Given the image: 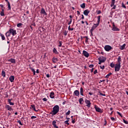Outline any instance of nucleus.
I'll return each instance as SVG.
<instances>
[{"label": "nucleus", "instance_id": "f257e3e1", "mask_svg": "<svg viewBox=\"0 0 128 128\" xmlns=\"http://www.w3.org/2000/svg\"><path fill=\"white\" fill-rule=\"evenodd\" d=\"M121 62H122V58H120V56H118V58L117 63L115 64V66H114L115 72H120V68H121V66H120V64H122Z\"/></svg>", "mask_w": 128, "mask_h": 128}, {"label": "nucleus", "instance_id": "f03ea898", "mask_svg": "<svg viewBox=\"0 0 128 128\" xmlns=\"http://www.w3.org/2000/svg\"><path fill=\"white\" fill-rule=\"evenodd\" d=\"M58 112H60V106H58V105H56L53 108V110L51 112V114L56 116Z\"/></svg>", "mask_w": 128, "mask_h": 128}, {"label": "nucleus", "instance_id": "7ed1b4c3", "mask_svg": "<svg viewBox=\"0 0 128 128\" xmlns=\"http://www.w3.org/2000/svg\"><path fill=\"white\" fill-rule=\"evenodd\" d=\"M9 32H10V34H12V36H16V30L13 29V28H10V30H9Z\"/></svg>", "mask_w": 128, "mask_h": 128}, {"label": "nucleus", "instance_id": "20e7f679", "mask_svg": "<svg viewBox=\"0 0 128 128\" xmlns=\"http://www.w3.org/2000/svg\"><path fill=\"white\" fill-rule=\"evenodd\" d=\"M98 26H100V24H98V23L94 24L90 30V32H94V30H96V28H98Z\"/></svg>", "mask_w": 128, "mask_h": 128}, {"label": "nucleus", "instance_id": "39448f33", "mask_svg": "<svg viewBox=\"0 0 128 128\" xmlns=\"http://www.w3.org/2000/svg\"><path fill=\"white\" fill-rule=\"evenodd\" d=\"M94 108L98 112H100V114H102L103 111L102 110L100 109V108H98L96 106H94Z\"/></svg>", "mask_w": 128, "mask_h": 128}, {"label": "nucleus", "instance_id": "423d86ee", "mask_svg": "<svg viewBox=\"0 0 128 128\" xmlns=\"http://www.w3.org/2000/svg\"><path fill=\"white\" fill-rule=\"evenodd\" d=\"M106 58L104 57V56H100L99 58H98V60H99V62H106Z\"/></svg>", "mask_w": 128, "mask_h": 128}, {"label": "nucleus", "instance_id": "0eeeda50", "mask_svg": "<svg viewBox=\"0 0 128 128\" xmlns=\"http://www.w3.org/2000/svg\"><path fill=\"white\" fill-rule=\"evenodd\" d=\"M104 48L106 52H110V50H112V46L108 45H106L104 46Z\"/></svg>", "mask_w": 128, "mask_h": 128}, {"label": "nucleus", "instance_id": "6e6552de", "mask_svg": "<svg viewBox=\"0 0 128 128\" xmlns=\"http://www.w3.org/2000/svg\"><path fill=\"white\" fill-rule=\"evenodd\" d=\"M85 102L86 104V106L88 108L90 107V104H92V103H90V100H85Z\"/></svg>", "mask_w": 128, "mask_h": 128}, {"label": "nucleus", "instance_id": "1a4fd4ad", "mask_svg": "<svg viewBox=\"0 0 128 128\" xmlns=\"http://www.w3.org/2000/svg\"><path fill=\"white\" fill-rule=\"evenodd\" d=\"M5 108H6L8 109V110H10V112H12V110H14L12 108V106H10V105H6Z\"/></svg>", "mask_w": 128, "mask_h": 128}, {"label": "nucleus", "instance_id": "9d476101", "mask_svg": "<svg viewBox=\"0 0 128 128\" xmlns=\"http://www.w3.org/2000/svg\"><path fill=\"white\" fill-rule=\"evenodd\" d=\"M83 54L84 56H86V58H88V56H90V54L86 50H83Z\"/></svg>", "mask_w": 128, "mask_h": 128}, {"label": "nucleus", "instance_id": "9b49d317", "mask_svg": "<svg viewBox=\"0 0 128 128\" xmlns=\"http://www.w3.org/2000/svg\"><path fill=\"white\" fill-rule=\"evenodd\" d=\"M112 30H114V32H119L120 29L118 28H117L116 26L114 25L112 28Z\"/></svg>", "mask_w": 128, "mask_h": 128}, {"label": "nucleus", "instance_id": "f8f14e48", "mask_svg": "<svg viewBox=\"0 0 128 128\" xmlns=\"http://www.w3.org/2000/svg\"><path fill=\"white\" fill-rule=\"evenodd\" d=\"M88 14H90V10H84V16H88Z\"/></svg>", "mask_w": 128, "mask_h": 128}, {"label": "nucleus", "instance_id": "ddd939ff", "mask_svg": "<svg viewBox=\"0 0 128 128\" xmlns=\"http://www.w3.org/2000/svg\"><path fill=\"white\" fill-rule=\"evenodd\" d=\"M74 94L76 96H80V92H78V90H76L74 92Z\"/></svg>", "mask_w": 128, "mask_h": 128}, {"label": "nucleus", "instance_id": "4468645a", "mask_svg": "<svg viewBox=\"0 0 128 128\" xmlns=\"http://www.w3.org/2000/svg\"><path fill=\"white\" fill-rule=\"evenodd\" d=\"M52 124L54 128H58V126H56V120H54L52 122Z\"/></svg>", "mask_w": 128, "mask_h": 128}, {"label": "nucleus", "instance_id": "2eb2a0df", "mask_svg": "<svg viewBox=\"0 0 128 128\" xmlns=\"http://www.w3.org/2000/svg\"><path fill=\"white\" fill-rule=\"evenodd\" d=\"M9 80L11 82H14V76H10Z\"/></svg>", "mask_w": 128, "mask_h": 128}, {"label": "nucleus", "instance_id": "dca6fc26", "mask_svg": "<svg viewBox=\"0 0 128 128\" xmlns=\"http://www.w3.org/2000/svg\"><path fill=\"white\" fill-rule=\"evenodd\" d=\"M41 14H44V16H46V10H44V8H42L41 10Z\"/></svg>", "mask_w": 128, "mask_h": 128}, {"label": "nucleus", "instance_id": "f3484780", "mask_svg": "<svg viewBox=\"0 0 128 128\" xmlns=\"http://www.w3.org/2000/svg\"><path fill=\"white\" fill-rule=\"evenodd\" d=\"M8 62H12V64H16V60L14 58H10L8 60Z\"/></svg>", "mask_w": 128, "mask_h": 128}, {"label": "nucleus", "instance_id": "a211bd4d", "mask_svg": "<svg viewBox=\"0 0 128 128\" xmlns=\"http://www.w3.org/2000/svg\"><path fill=\"white\" fill-rule=\"evenodd\" d=\"M50 98H54V92H51L50 96Z\"/></svg>", "mask_w": 128, "mask_h": 128}, {"label": "nucleus", "instance_id": "6ab92c4d", "mask_svg": "<svg viewBox=\"0 0 128 128\" xmlns=\"http://www.w3.org/2000/svg\"><path fill=\"white\" fill-rule=\"evenodd\" d=\"M6 36L7 38V39L8 40V38L10 36V31L8 32H7L6 33Z\"/></svg>", "mask_w": 128, "mask_h": 128}, {"label": "nucleus", "instance_id": "aec40b11", "mask_svg": "<svg viewBox=\"0 0 128 128\" xmlns=\"http://www.w3.org/2000/svg\"><path fill=\"white\" fill-rule=\"evenodd\" d=\"M30 108H32V110H34V112H38V110H36V106H34V104L31 105Z\"/></svg>", "mask_w": 128, "mask_h": 128}, {"label": "nucleus", "instance_id": "412c9836", "mask_svg": "<svg viewBox=\"0 0 128 128\" xmlns=\"http://www.w3.org/2000/svg\"><path fill=\"white\" fill-rule=\"evenodd\" d=\"M80 94L81 96H84V88H82V87L80 88Z\"/></svg>", "mask_w": 128, "mask_h": 128}, {"label": "nucleus", "instance_id": "4be33fe9", "mask_svg": "<svg viewBox=\"0 0 128 128\" xmlns=\"http://www.w3.org/2000/svg\"><path fill=\"white\" fill-rule=\"evenodd\" d=\"M0 36L2 38V40H6V37H4V34H0Z\"/></svg>", "mask_w": 128, "mask_h": 128}, {"label": "nucleus", "instance_id": "5701e85b", "mask_svg": "<svg viewBox=\"0 0 128 128\" xmlns=\"http://www.w3.org/2000/svg\"><path fill=\"white\" fill-rule=\"evenodd\" d=\"M53 52L54 54H58V50H56V48H54Z\"/></svg>", "mask_w": 128, "mask_h": 128}, {"label": "nucleus", "instance_id": "b1692460", "mask_svg": "<svg viewBox=\"0 0 128 128\" xmlns=\"http://www.w3.org/2000/svg\"><path fill=\"white\" fill-rule=\"evenodd\" d=\"M2 76L3 78H6V72L4 70H2Z\"/></svg>", "mask_w": 128, "mask_h": 128}, {"label": "nucleus", "instance_id": "393cba45", "mask_svg": "<svg viewBox=\"0 0 128 128\" xmlns=\"http://www.w3.org/2000/svg\"><path fill=\"white\" fill-rule=\"evenodd\" d=\"M100 17L101 16H98V21H97V24H100Z\"/></svg>", "mask_w": 128, "mask_h": 128}, {"label": "nucleus", "instance_id": "a878e982", "mask_svg": "<svg viewBox=\"0 0 128 128\" xmlns=\"http://www.w3.org/2000/svg\"><path fill=\"white\" fill-rule=\"evenodd\" d=\"M115 0H112V3H111V4H110L111 7H112V6H114Z\"/></svg>", "mask_w": 128, "mask_h": 128}, {"label": "nucleus", "instance_id": "bb28decb", "mask_svg": "<svg viewBox=\"0 0 128 128\" xmlns=\"http://www.w3.org/2000/svg\"><path fill=\"white\" fill-rule=\"evenodd\" d=\"M80 8H86V4L83 3L80 5Z\"/></svg>", "mask_w": 128, "mask_h": 128}, {"label": "nucleus", "instance_id": "cd10ccee", "mask_svg": "<svg viewBox=\"0 0 128 128\" xmlns=\"http://www.w3.org/2000/svg\"><path fill=\"white\" fill-rule=\"evenodd\" d=\"M110 66L111 67V68H114L115 66V64H114V62H111L110 64Z\"/></svg>", "mask_w": 128, "mask_h": 128}, {"label": "nucleus", "instance_id": "c85d7f7f", "mask_svg": "<svg viewBox=\"0 0 128 128\" xmlns=\"http://www.w3.org/2000/svg\"><path fill=\"white\" fill-rule=\"evenodd\" d=\"M112 73H109L106 76V78H110V76H112Z\"/></svg>", "mask_w": 128, "mask_h": 128}, {"label": "nucleus", "instance_id": "c756f323", "mask_svg": "<svg viewBox=\"0 0 128 128\" xmlns=\"http://www.w3.org/2000/svg\"><path fill=\"white\" fill-rule=\"evenodd\" d=\"M124 48H126V44H124L122 46H120V50H124Z\"/></svg>", "mask_w": 128, "mask_h": 128}, {"label": "nucleus", "instance_id": "7c9ffc66", "mask_svg": "<svg viewBox=\"0 0 128 128\" xmlns=\"http://www.w3.org/2000/svg\"><path fill=\"white\" fill-rule=\"evenodd\" d=\"M82 102H84V99L82 98H80L79 99V102L80 104H82Z\"/></svg>", "mask_w": 128, "mask_h": 128}, {"label": "nucleus", "instance_id": "2f4dec72", "mask_svg": "<svg viewBox=\"0 0 128 128\" xmlns=\"http://www.w3.org/2000/svg\"><path fill=\"white\" fill-rule=\"evenodd\" d=\"M68 122H70V120H66L64 121V124H67V126H69L70 123H68Z\"/></svg>", "mask_w": 128, "mask_h": 128}, {"label": "nucleus", "instance_id": "473e14b6", "mask_svg": "<svg viewBox=\"0 0 128 128\" xmlns=\"http://www.w3.org/2000/svg\"><path fill=\"white\" fill-rule=\"evenodd\" d=\"M22 23H18V24H17L18 28H22Z\"/></svg>", "mask_w": 128, "mask_h": 128}, {"label": "nucleus", "instance_id": "72a5a7b5", "mask_svg": "<svg viewBox=\"0 0 128 128\" xmlns=\"http://www.w3.org/2000/svg\"><path fill=\"white\" fill-rule=\"evenodd\" d=\"M8 10H10V2H8Z\"/></svg>", "mask_w": 128, "mask_h": 128}, {"label": "nucleus", "instance_id": "f704fd0d", "mask_svg": "<svg viewBox=\"0 0 128 128\" xmlns=\"http://www.w3.org/2000/svg\"><path fill=\"white\" fill-rule=\"evenodd\" d=\"M31 70L34 73V75L36 76V70H34V68H32Z\"/></svg>", "mask_w": 128, "mask_h": 128}, {"label": "nucleus", "instance_id": "c9c22d12", "mask_svg": "<svg viewBox=\"0 0 128 128\" xmlns=\"http://www.w3.org/2000/svg\"><path fill=\"white\" fill-rule=\"evenodd\" d=\"M70 110H68V112L66 114V116H70Z\"/></svg>", "mask_w": 128, "mask_h": 128}, {"label": "nucleus", "instance_id": "e433bc0d", "mask_svg": "<svg viewBox=\"0 0 128 128\" xmlns=\"http://www.w3.org/2000/svg\"><path fill=\"white\" fill-rule=\"evenodd\" d=\"M123 122L124 124H128V122L126 120L123 119Z\"/></svg>", "mask_w": 128, "mask_h": 128}, {"label": "nucleus", "instance_id": "4c0bfd02", "mask_svg": "<svg viewBox=\"0 0 128 128\" xmlns=\"http://www.w3.org/2000/svg\"><path fill=\"white\" fill-rule=\"evenodd\" d=\"M62 42L60 41V42H59V45H58V46H60V47L62 46Z\"/></svg>", "mask_w": 128, "mask_h": 128}, {"label": "nucleus", "instance_id": "58836bf2", "mask_svg": "<svg viewBox=\"0 0 128 128\" xmlns=\"http://www.w3.org/2000/svg\"><path fill=\"white\" fill-rule=\"evenodd\" d=\"M68 30H74V28H70V26L68 28Z\"/></svg>", "mask_w": 128, "mask_h": 128}, {"label": "nucleus", "instance_id": "ea45409f", "mask_svg": "<svg viewBox=\"0 0 128 128\" xmlns=\"http://www.w3.org/2000/svg\"><path fill=\"white\" fill-rule=\"evenodd\" d=\"M96 12L98 14H102V11H100V10H98L96 11Z\"/></svg>", "mask_w": 128, "mask_h": 128}, {"label": "nucleus", "instance_id": "a19ab883", "mask_svg": "<svg viewBox=\"0 0 128 128\" xmlns=\"http://www.w3.org/2000/svg\"><path fill=\"white\" fill-rule=\"evenodd\" d=\"M100 68L102 70H104V66H100Z\"/></svg>", "mask_w": 128, "mask_h": 128}, {"label": "nucleus", "instance_id": "79ce46f5", "mask_svg": "<svg viewBox=\"0 0 128 128\" xmlns=\"http://www.w3.org/2000/svg\"><path fill=\"white\" fill-rule=\"evenodd\" d=\"M64 36H67L68 35V32L66 30H65L64 32Z\"/></svg>", "mask_w": 128, "mask_h": 128}, {"label": "nucleus", "instance_id": "37998d69", "mask_svg": "<svg viewBox=\"0 0 128 128\" xmlns=\"http://www.w3.org/2000/svg\"><path fill=\"white\" fill-rule=\"evenodd\" d=\"M85 38H86L85 42H88V36H86Z\"/></svg>", "mask_w": 128, "mask_h": 128}, {"label": "nucleus", "instance_id": "c03bdc74", "mask_svg": "<svg viewBox=\"0 0 128 128\" xmlns=\"http://www.w3.org/2000/svg\"><path fill=\"white\" fill-rule=\"evenodd\" d=\"M18 122L19 124H20V126H22V122H20V120H18Z\"/></svg>", "mask_w": 128, "mask_h": 128}, {"label": "nucleus", "instance_id": "a18cd8bd", "mask_svg": "<svg viewBox=\"0 0 128 128\" xmlns=\"http://www.w3.org/2000/svg\"><path fill=\"white\" fill-rule=\"evenodd\" d=\"M122 7H123L124 8H126V7L125 6L124 3H122Z\"/></svg>", "mask_w": 128, "mask_h": 128}, {"label": "nucleus", "instance_id": "49530a36", "mask_svg": "<svg viewBox=\"0 0 128 128\" xmlns=\"http://www.w3.org/2000/svg\"><path fill=\"white\" fill-rule=\"evenodd\" d=\"M100 96H106V94H102L101 92H99Z\"/></svg>", "mask_w": 128, "mask_h": 128}, {"label": "nucleus", "instance_id": "de8ad7c7", "mask_svg": "<svg viewBox=\"0 0 128 128\" xmlns=\"http://www.w3.org/2000/svg\"><path fill=\"white\" fill-rule=\"evenodd\" d=\"M31 118H32V120H34V118H36V116H32L31 117Z\"/></svg>", "mask_w": 128, "mask_h": 128}, {"label": "nucleus", "instance_id": "09e8293b", "mask_svg": "<svg viewBox=\"0 0 128 128\" xmlns=\"http://www.w3.org/2000/svg\"><path fill=\"white\" fill-rule=\"evenodd\" d=\"M9 104H10V106H14V102H10L9 103Z\"/></svg>", "mask_w": 128, "mask_h": 128}, {"label": "nucleus", "instance_id": "8fccbe9b", "mask_svg": "<svg viewBox=\"0 0 128 128\" xmlns=\"http://www.w3.org/2000/svg\"><path fill=\"white\" fill-rule=\"evenodd\" d=\"M117 114H118V116H121V117L122 116V114H120V112H117Z\"/></svg>", "mask_w": 128, "mask_h": 128}, {"label": "nucleus", "instance_id": "3c124183", "mask_svg": "<svg viewBox=\"0 0 128 128\" xmlns=\"http://www.w3.org/2000/svg\"><path fill=\"white\" fill-rule=\"evenodd\" d=\"M0 16H4V12H0Z\"/></svg>", "mask_w": 128, "mask_h": 128}, {"label": "nucleus", "instance_id": "603ef678", "mask_svg": "<svg viewBox=\"0 0 128 128\" xmlns=\"http://www.w3.org/2000/svg\"><path fill=\"white\" fill-rule=\"evenodd\" d=\"M98 74V70H96L94 71V74Z\"/></svg>", "mask_w": 128, "mask_h": 128}, {"label": "nucleus", "instance_id": "864d4df0", "mask_svg": "<svg viewBox=\"0 0 128 128\" xmlns=\"http://www.w3.org/2000/svg\"><path fill=\"white\" fill-rule=\"evenodd\" d=\"M43 100H44V102H46L48 100V99H46V98H43Z\"/></svg>", "mask_w": 128, "mask_h": 128}, {"label": "nucleus", "instance_id": "5fc2aeb1", "mask_svg": "<svg viewBox=\"0 0 128 128\" xmlns=\"http://www.w3.org/2000/svg\"><path fill=\"white\" fill-rule=\"evenodd\" d=\"M110 120H111L114 121V120L115 118H114V117H111V118H110Z\"/></svg>", "mask_w": 128, "mask_h": 128}, {"label": "nucleus", "instance_id": "6e6d98bb", "mask_svg": "<svg viewBox=\"0 0 128 128\" xmlns=\"http://www.w3.org/2000/svg\"><path fill=\"white\" fill-rule=\"evenodd\" d=\"M12 99H8V104H10V102H12Z\"/></svg>", "mask_w": 128, "mask_h": 128}, {"label": "nucleus", "instance_id": "4d7b16f0", "mask_svg": "<svg viewBox=\"0 0 128 128\" xmlns=\"http://www.w3.org/2000/svg\"><path fill=\"white\" fill-rule=\"evenodd\" d=\"M89 68H94V64H90V65L89 66Z\"/></svg>", "mask_w": 128, "mask_h": 128}, {"label": "nucleus", "instance_id": "13d9d810", "mask_svg": "<svg viewBox=\"0 0 128 128\" xmlns=\"http://www.w3.org/2000/svg\"><path fill=\"white\" fill-rule=\"evenodd\" d=\"M72 19H70V22L68 23V24H72Z\"/></svg>", "mask_w": 128, "mask_h": 128}, {"label": "nucleus", "instance_id": "bf43d9fd", "mask_svg": "<svg viewBox=\"0 0 128 128\" xmlns=\"http://www.w3.org/2000/svg\"><path fill=\"white\" fill-rule=\"evenodd\" d=\"M113 6V7H112V9H113V10H116V5H114V6Z\"/></svg>", "mask_w": 128, "mask_h": 128}, {"label": "nucleus", "instance_id": "052dcab7", "mask_svg": "<svg viewBox=\"0 0 128 128\" xmlns=\"http://www.w3.org/2000/svg\"><path fill=\"white\" fill-rule=\"evenodd\" d=\"M82 18V20H84V14H82V18Z\"/></svg>", "mask_w": 128, "mask_h": 128}, {"label": "nucleus", "instance_id": "680f3d73", "mask_svg": "<svg viewBox=\"0 0 128 128\" xmlns=\"http://www.w3.org/2000/svg\"><path fill=\"white\" fill-rule=\"evenodd\" d=\"M46 78H50V74H46Z\"/></svg>", "mask_w": 128, "mask_h": 128}, {"label": "nucleus", "instance_id": "e2e57ef3", "mask_svg": "<svg viewBox=\"0 0 128 128\" xmlns=\"http://www.w3.org/2000/svg\"><path fill=\"white\" fill-rule=\"evenodd\" d=\"M36 74H38V72H39L38 69H37V70H36Z\"/></svg>", "mask_w": 128, "mask_h": 128}, {"label": "nucleus", "instance_id": "0e129e2a", "mask_svg": "<svg viewBox=\"0 0 128 128\" xmlns=\"http://www.w3.org/2000/svg\"><path fill=\"white\" fill-rule=\"evenodd\" d=\"M104 82V80H100V82Z\"/></svg>", "mask_w": 128, "mask_h": 128}, {"label": "nucleus", "instance_id": "69168bd1", "mask_svg": "<svg viewBox=\"0 0 128 128\" xmlns=\"http://www.w3.org/2000/svg\"><path fill=\"white\" fill-rule=\"evenodd\" d=\"M104 126H106V120H104Z\"/></svg>", "mask_w": 128, "mask_h": 128}, {"label": "nucleus", "instance_id": "338daca9", "mask_svg": "<svg viewBox=\"0 0 128 128\" xmlns=\"http://www.w3.org/2000/svg\"><path fill=\"white\" fill-rule=\"evenodd\" d=\"M77 14H80V11L78 10L77 11Z\"/></svg>", "mask_w": 128, "mask_h": 128}, {"label": "nucleus", "instance_id": "774afa93", "mask_svg": "<svg viewBox=\"0 0 128 128\" xmlns=\"http://www.w3.org/2000/svg\"><path fill=\"white\" fill-rule=\"evenodd\" d=\"M89 94H90V96H92V92H89Z\"/></svg>", "mask_w": 128, "mask_h": 128}]
</instances>
